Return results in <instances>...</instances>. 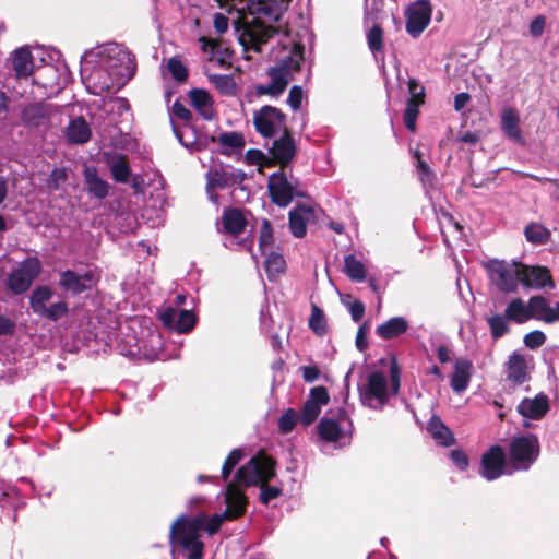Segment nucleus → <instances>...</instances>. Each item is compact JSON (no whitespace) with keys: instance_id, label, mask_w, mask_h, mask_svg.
<instances>
[{"instance_id":"bb28decb","label":"nucleus","mask_w":559,"mask_h":559,"mask_svg":"<svg viewBox=\"0 0 559 559\" xmlns=\"http://www.w3.org/2000/svg\"><path fill=\"white\" fill-rule=\"evenodd\" d=\"M473 364L467 358L461 357L453 362L450 385L455 393L464 392L471 382Z\"/></svg>"},{"instance_id":"37998d69","label":"nucleus","mask_w":559,"mask_h":559,"mask_svg":"<svg viewBox=\"0 0 559 559\" xmlns=\"http://www.w3.org/2000/svg\"><path fill=\"white\" fill-rule=\"evenodd\" d=\"M344 272L354 282L361 283L366 280L365 265L354 254L345 257Z\"/></svg>"},{"instance_id":"39448f33","label":"nucleus","mask_w":559,"mask_h":559,"mask_svg":"<svg viewBox=\"0 0 559 559\" xmlns=\"http://www.w3.org/2000/svg\"><path fill=\"white\" fill-rule=\"evenodd\" d=\"M267 192L271 201L280 207H287L295 199L306 197L300 180L285 167L269 176Z\"/></svg>"},{"instance_id":"79ce46f5","label":"nucleus","mask_w":559,"mask_h":559,"mask_svg":"<svg viewBox=\"0 0 559 559\" xmlns=\"http://www.w3.org/2000/svg\"><path fill=\"white\" fill-rule=\"evenodd\" d=\"M550 235V230L539 223H531L524 229L525 239L535 246L547 243Z\"/></svg>"},{"instance_id":"393cba45","label":"nucleus","mask_w":559,"mask_h":559,"mask_svg":"<svg viewBox=\"0 0 559 559\" xmlns=\"http://www.w3.org/2000/svg\"><path fill=\"white\" fill-rule=\"evenodd\" d=\"M191 117V111L185 105L178 100L174 103L170 110L173 131L185 147H190L194 143V138L191 141L185 140V131L182 130V128H188Z\"/></svg>"},{"instance_id":"a878e982","label":"nucleus","mask_w":559,"mask_h":559,"mask_svg":"<svg viewBox=\"0 0 559 559\" xmlns=\"http://www.w3.org/2000/svg\"><path fill=\"white\" fill-rule=\"evenodd\" d=\"M93 275L88 272L79 274L74 271L67 270L60 274L59 285L66 292L73 295L81 294L92 287Z\"/></svg>"},{"instance_id":"7ed1b4c3","label":"nucleus","mask_w":559,"mask_h":559,"mask_svg":"<svg viewBox=\"0 0 559 559\" xmlns=\"http://www.w3.org/2000/svg\"><path fill=\"white\" fill-rule=\"evenodd\" d=\"M205 527V516L181 515L170 527L169 538L174 551L187 559H202L204 544L201 540Z\"/></svg>"},{"instance_id":"c9c22d12","label":"nucleus","mask_w":559,"mask_h":559,"mask_svg":"<svg viewBox=\"0 0 559 559\" xmlns=\"http://www.w3.org/2000/svg\"><path fill=\"white\" fill-rule=\"evenodd\" d=\"M429 345L436 353L439 362L448 364L452 360L453 345L449 337L442 333L431 334L429 337Z\"/></svg>"},{"instance_id":"6e6d98bb","label":"nucleus","mask_w":559,"mask_h":559,"mask_svg":"<svg viewBox=\"0 0 559 559\" xmlns=\"http://www.w3.org/2000/svg\"><path fill=\"white\" fill-rule=\"evenodd\" d=\"M243 457V452L240 449H234L226 457L222 467V478L227 480L235 466Z\"/></svg>"},{"instance_id":"f704fd0d","label":"nucleus","mask_w":559,"mask_h":559,"mask_svg":"<svg viewBox=\"0 0 559 559\" xmlns=\"http://www.w3.org/2000/svg\"><path fill=\"white\" fill-rule=\"evenodd\" d=\"M84 179L87 191L96 199H105L108 195L109 185L106 180L102 179L95 167H86L84 169Z\"/></svg>"},{"instance_id":"a19ab883","label":"nucleus","mask_w":559,"mask_h":559,"mask_svg":"<svg viewBox=\"0 0 559 559\" xmlns=\"http://www.w3.org/2000/svg\"><path fill=\"white\" fill-rule=\"evenodd\" d=\"M210 83L224 96H234L237 93V84L231 75L209 74Z\"/></svg>"},{"instance_id":"2f4dec72","label":"nucleus","mask_w":559,"mask_h":559,"mask_svg":"<svg viewBox=\"0 0 559 559\" xmlns=\"http://www.w3.org/2000/svg\"><path fill=\"white\" fill-rule=\"evenodd\" d=\"M12 69L17 78H28L34 70L33 56L27 47L15 49L10 58Z\"/></svg>"},{"instance_id":"ea45409f","label":"nucleus","mask_w":559,"mask_h":559,"mask_svg":"<svg viewBox=\"0 0 559 559\" xmlns=\"http://www.w3.org/2000/svg\"><path fill=\"white\" fill-rule=\"evenodd\" d=\"M110 174L115 181L120 183H127L131 176V168L126 157L121 155H115L108 160Z\"/></svg>"},{"instance_id":"5fc2aeb1","label":"nucleus","mask_w":559,"mask_h":559,"mask_svg":"<svg viewBox=\"0 0 559 559\" xmlns=\"http://www.w3.org/2000/svg\"><path fill=\"white\" fill-rule=\"evenodd\" d=\"M243 457V452L240 449H234L226 457L222 467V478L227 480L235 466Z\"/></svg>"},{"instance_id":"0eeeda50","label":"nucleus","mask_w":559,"mask_h":559,"mask_svg":"<svg viewBox=\"0 0 559 559\" xmlns=\"http://www.w3.org/2000/svg\"><path fill=\"white\" fill-rule=\"evenodd\" d=\"M53 297V290L48 285L37 286L29 296L32 311L40 318L57 322L69 312V304L59 300L48 305Z\"/></svg>"},{"instance_id":"20e7f679","label":"nucleus","mask_w":559,"mask_h":559,"mask_svg":"<svg viewBox=\"0 0 559 559\" xmlns=\"http://www.w3.org/2000/svg\"><path fill=\"white\" fill-rule=\"evenodd\" d=\"M305 45L296 41L290 52L283 57L277 66L267 70L270 82L255 85L254 91L258 96H270L277 98L287 88L289 82L294 79L293 73L300 69L304 61Z\"/></svg>"},{"instance_id":"4468645a","label":"nucleus","mask_w":559,"mask_h":559,"mask_svg":"<svg viewBox=\"0 0 559 559\" xmlns=\"http://www.w3.org/2000/svg\"><path fill=\"white\" fill-rule=\"evenodd\" d=\"M432 7L429 0H416L405 12L406 32L417 38L429 25Z\"/></svg>"},{"instance_id":"dca6fc26","label":"nucleus","mask_w":559,"mask_h":559,"mask_svg":"<svg viewBox=\"0 0 559 559\" xmlns=\"http://www.w3.org/2000/svg\"><path fill=\"white\" fill-rule=\"evenodd\" d=\"M549 409V397L545 393H538L534 397H525L516 406V412L522 416L525 428L531 427L530 420L544 418Z\"/></svg>"},{"instance_id":"e2e57ef3","label":"nucleus","mask_w":559,"mask_h":559,"mask_svg":"<svg viewBox=\"0 0 559 559\" xmlns=\"http://www.w3.org/2000/svg\"><path fill=\"white\" fill-rule=\"evenodd\" d=\"M68 175L64 168H55L49 175L48 186L52 190H58L67 180Z\"/></svg>"},{"instance_id":"3c124183","label":"nucleus","mask_w":559,"mask_h":559,"mask_svg":"<svg viewBox=\"0 0 559 559\" xmlns=\"http://www.w3.org/2000/svg\"><path fill=\"white\" fill-rule=\"evenodd\" d=\"M300 420L299 414L294 408H288L278 419V428L283 433H289Z\"/></svg>"},{"instance_id":"bf43d9fd","label":"nucleus","mask_w":559,"mask_h":559,"mask_svg":"<svg viewBox=\"0 0 559 559\" xmlns=\"http://www.w3.org/2000/svg\"><path fill=\"white\" fill-rule=\"evenodd\" d=\"M524 345L530 349H536L543 346L546 342V335L539 330L532 331L524 336Z\"/></svg>"},{"instance_id":"603ef678","label":"nucleus","mask_w":559,"mask_h":559,"mask_svg":"<svg viewBox=\"0 0 559 559\" xmlns=\"http://www.w3.org/2000/svg\"><path fill=\"white\" fill-rule=\"evenodd\" d=\"M167 69L177 82H185L188 78L187 67L177 57H173L167 61Z\"/></svg>"},{"instance_id":"69168bd1","label":"nucleus","mask_w":559,"mask_h":559,"mask_svg":"<svg viewBox=\"0 0 559 559\" xmlns=\"http://www.w3.org/2000/svg\"><path fill=\"white\" fill-rule=\"evenodd\" d=\"M546 19L544 15L535 16L530 24V33L533 37H540L545 31Z\"/></svg>"},{"instance_id":"cd10ccee","label":"nucleus","mask_w":559,"mask_h":559,"mask_svg":"<svg viewBox=\"0 0 559 559\" xmlns=\"http://www.w3.org/2000/svg\"><path fill=\"white\" fill-rule=\"evenodd\" d=\"M92 138V129L83 117H75L66 128V139L70 144H85Z\"/></svg>"},{"instance_id":"6e6552de","label":"nucleus","mask_w":559,"mask_h":559,"mask_svg":"<svg viewBox=\"0 0 559 559\" xmlns=\"http://www.w3.org/2000/svg\"><path fill=\"white\" fill-rule=\"evenodd\" d=\"M225 503L227 506L223 513L214 514L210 519L205 516V527L210 535L215 534L225 520H233L240 516L246 509L247 499L234 484H228L225 490Z\"/></svg>"},{"instance_id":"c85d7f7f","label":"nucleus","mask_w":559,"mask_h":559,"mask_svg":"<svg viewBox=\"0 0 559 559\" xmlns=\"http://www.w3.org/2000/svg\"><path fill=\"white\" fill-rule=\"evenodd\" d=\"M313 218V210L310 206L297 205L289 212V228L292 234L301 238L307 233V224Z\"/></svg>"},{"instance_id":"f257e3e1","label":"nucleus","mask_w":559,"mask_h":559,"mask_svg":"<svg viewBox=\"0 0 559 559\" xmlns=\"http://www.w3.org/2000/svg\"><path fill=\"white\" fill-rule=\"evenodd\" d=\"M135 57L121 44L109 43L86 51L81 58V78L94 95L117 92L135 74Z\"/></svg>"},{"instance_id":"f3484780","label":"nucleus","mask_w":559,"mask_h":559,"mask_svg":"<svg viewBox=\"0 0 559 559\" xmlns=\"http://www.w3.org/2000/svg\"><path fill=\"white\" fill-rule=\"evenodd\" d=\"M507 473L506 453L499 445H492L481 455L479 474L491 481Z\"/></svg>"},{"instance_id":"a18cd8bd","label":"nucleus","mask_w":559,"mask_h":559,"mask_svg":"<svg viewBox=\"0 0 559 559\" xmlns=\"http://www.w3.org/2000/svg\"><path fill=\"white\" fill-rule=\"evenodd\" d=\"M423 103V99L411 97L407 100L406 108L404 111V123L405 127L409 131H415L416 128V121L419 114V105Z\"/></svg>"},{"instance_id":"2eb2a0df","label":"nucleus","mask_w":559,"mask_h":559,"mask_svg":"<svg viewBox=\"0 0 559 559\" xmlns=\"http://www.w3.org/2000/svg\"><path fill=\"white\" fill-rule=\"evenodd\" d=\"M243 9L257 19L278 21L292 0H239Z\"/></svg>"},{"instance_id":"774afa93","label":"nucleus","mask_w":559,"mask_h":559,"mask_svg":"<svg viewBox=\"0 0 559 559\" xmlns=\"http://www.w3.org/2000/svg\"><path fill=\"white\" fill-rule=\"evenodd\" d=\"M213 25L218 34H224L228 29L229 21L228 17L223 13H215L213 17Z\"/></svg>"},{"instance_id":"58836bf2","label":"nucleus","mask_w":559,"mask_h":559,"mask_svg":"<svg viewBox=\"0 0 559 559\" xmlns=\"http://www.w3.org/2000/svg\"><path fill=\"white\" fill-rule=\"evenodd\" d=\"M318 432L324 441L336 442L342 438L344 430L335 419L323 417L318 425Z\"/></svg>"},{"instance_id":"680f3d73","label":"nucleus","mask_w":559,"mask_h":559,"mask_svg":"<svg viewBox=\"0 0 559 559\" xmlns=\"http://www.w3.org/2000/svg\"><path fill=\"white\" fill-rule=\"evenodd\" d=\"M543 322L546 324L559 322V300L554 306H550L548 300L545 298Z\"/></svg>"},{"instance_id":"c756f323","label":"nucleus","mask_w":559,"mask_h":559,"mask_svg":"<svg viewBox=\"0 0 559 559\" xmlns=\"http://www.w3.org/2000/svg\"><path fill=\"white\" fill-rule=\"evenodd\" d=\"M506 374L507 379L515 384H523L530 379L526 359L522 354L513 352L509 356Z\"/></svg>"},{"instance_id":"72a5a7b5","label":"nucleus","mask_w":559,"mask_h":559,"mask_svg":"<svg viewBox=\"0 0 559 559\" xmlns=\"http://www.w3.org/2000/svg\"><path fill=\"white\" fill-rule=\"evenodd\" d=\"M190 100L195 110L205 120H213L215 117V110L213 100L210 94L205 90L193 88L190 91Z\"/></svg>"},{"instance_id":"b1692460","label":"nucleus","mask_w":559,"mask_h":559,"mask_svg":"<svg viewBox=\"0 0 559 559\" xmlns=\"http://www.w3.org/2000/svg\"><path fill=\"white\" fill-rule=\"evenodd\" d=\"M52 114L51 105L35 103L25 106L21 111V121L26 128L47 127Z\"/></svg>"},{"instance_id":"864d4df0","label":"nucleus","mask_w":559,"mask_h":559,"mask_svg":"<svg viewBox=\"0 0 559 559\" xmlns=\"http://www.w3.org/2000/svg\"><path fill=\"white\" fill-rule=\"evenodd\" d=\"M142 340H143V337L139 338L134 334H132L130 332H126V333H123V336L117 344V350L122 356L131 358V355L127 354L126 350L131 349L133 346L142 347Z\"/></svg>"},{"instance_id":"4be33fe9","label":"nucleus","mask_w":559,"mask_h":559,"mask_svg":"<svg viewBox=\"0 0 559 559\" xmlns=\"http://www.w3.org/2000/svg\"><path fill=\"white\" fill-rule=\"evenodd\" d=\"M522 285L530 289H554L555 282L549 270L545 266H531L521 264Z\"/></svg>"},{"instance_id":"de8ad7c7","label":"nucleus","mask_w":559,"mask_h":559,"mask_svg":"<svg viewBox=\"0 0 559 559\" xmlns=\"http://www.w3.org/2000/svg\"><path fill=\"white\" fill-rule=\"evenodd\" d=\"M509 321L506 316L495 314L488 319V325L493 338H500L509 332Z\"/></svg>"},{"instance_id":"f8f14e48","label":"nucleus","mask_w":559,"mask_h":559,"mask_svg":"<svg viewBox=\"0 0 559 559\" xmlns=\"http://www.w3.org/2000/svg\"><path fill=\"white\" fill-rule=\"evenodd\" d=\"M41 262L37 257H27L20 262L8 276L7 286L14 295L27 292L41 272Z\"/></svg>"},{"instance_id":"473e14b6","label":"nucleus","mask_w":559,"mask_h":559,"mask_svg":"<svg viewBox=\"0 0 559 559\" xmlns=\"http://www.w3.org/2000/svg\"><path fill=\"white\" fill-rule=\"evenodd\" d=\"M520 117L515 109L507 107L502 110L501 114V130L504 135L516 142L522 143L523 138L519 128Z\"/></svg>"},{"instance_id":"f03ea898","label":"nucleus","mask_w":559,"mask_h":559,"mask_svg":"<svg viewBox=\"0 0 559 559\" xmlns=\"http://www.w3.org/2000/svg\"><path fill=\"white\" fill-rule=\"evenodd\" d=\"M275 476V462L265 454H258L251 457L235 474L233 481L243 493V488L260 486V501L269 504L272 500L282 495V488L267 486L266 483Z\"/></svg>"},{"instance_id":"a211bd4d","label":"nucleus","mask_w":559,"mask_h":559,"mask_svg":"<svg viewBox=\"0 0 559 559\" xmlns=\"http://www.w3.org/2000/svg\"><path fill=\"white\" fill-rule=\"evenodd\" d=\"M207 192L212 201H216V197L212 195L210 190L215 188H227L241 185L246 179V174L230 166L213 168L207 171Z\"/></svg>"},{"instance_id":"4c0bfd02","label":"nucleus","mask_w":559,"mask_h":559,"mask_svg":"<svg viewBox=\"0 0 559 559\" xmlns=\"http://www.w3.org/2000/svg\"><path fill=\"white\" fill-rule=\"evenodd\" d=\"M202 50L209 55V59L212 62L218 63L221 67H224L228 63L229 52L226 48H222L219 44L211 38L201 37L200 38Z\"/></svg>"},{"instance_id":"e433bc0d","label":"nucleus","mask_w":559,"mask_h":559,"mask_svg":"<svg viewBox=\"0 0 559 559\" xmlns=\"http://www.w3.org/2000/svg\"><path fill=\"white\" fill-rule=\"evenodd\" d=\"M427 430L430 432L433 439L443 447H450L455 442L452 431L438 416H432L430 418Z\"/></svg>"},{"instance_id":"09e8293b","label":"nucleus","mask_w":559,"mask_h":559,"mask_svg":"<svg viewBox=\"0 0 559 559\" xmlns=\"http://www.w3.org/2000/svg\"><path fill=\"white\" fill-rule=\"evenodd\" d=\"M273 228L267 219H263L260 228L259 248L262 254L272 248L273 245Z\"/></svg>"},{"instance_id":"4d7b16f0","label":"nucleus","mask_w":559,"mask_h":559,"mask_svg":"<svg viewBox=\"0 0 559 559\" xmlns=\"http://www.w3.org/2000/svg\"><path fill=\"white\" fill-rule=\"evenodd\" d=\"M218 142L233 150H239L243 146L245 141L242 134L238 132H224L218 136Z\"/></svg>"},{"instance_id":"49530a36","label":"nucleus","mask_w":559,"mask_h":559,"mask_svg":"<svg viewBox=\"0 0 559 559\" xmlns=\"http://www.w3.org/2000/svg\"><path fill=\"white\" fill-rule=\"evenodd\" d=\"M265 270L269 277H276L285 270V260L282 254L266 251Z\"/></svg>"},{"instance_id":"9b49d317","label":"nucleus","mask_w":559,"mask_h":559,"mask_svg":"<svg viewBox=\"0 0 559 559\" xmlns=\"http://www.w3.org/2000/svg\"><path fill=\"white\" fill-rule=\"evenodd\" d=\"M544 306L545 297L542 295L530 297L527 302L518 297L508 302L504 316L509 321L516 324L526 323L532 319L543 322Z\"/></svg>"},{"instance_id":"412c9836","label":"nucleus","mask_w":559,"mask_h":559,"mask_svg":"<svg viewBox=\"0 0 559 559\" xmlns=\"http://www.w3.org/2000/svg\"><path fill=\"white\" fill-rule=\"evenodd\" d=\"M270 141L271 145L269 146V153L271 157L286 168V166L294 159L297 151L295 140L290 131L287 130Z\"/></svg>"},{"instance_id":"ddd939ff","label":"nucleus","mask_w":559,"mask_h":559,"mask_svg":"<svg viewBox=\"0 0 559 559\" xmlns=\"http://www.w3.org/2000/svg\"><path fill=\"white\" fill-rule=\"evenodd\" d=\"M521 277V264L495 262L490 267L491 282L503 293L516 290Z\"/></svg>"},{"instance_id":"aec40b11","label":"nucleus","mask_w":559,"mask_h":559,"mask_svg":"<svg viewBox=\"0 0 559 559\" xmlns=\"http://www.w3.org/2000/svg\"><path fill=\"white\" fill-rule=\"evenodd\" d=\"M164 341L158 332H148L147 336L142 340V347L133 346L126 350L131 358L143 359L148 361L164 360L166 356L163 352Z\"/></svg>"},{"instance_id":"5701e85b","label":"nucleus","mask_w":559,"mask_h":559,"mask_svg":"<svg viewBox=\"0 0 559 559\" xmlns=\"http://www.w3.org/2000/svg\"><path fill=\"white\" fill-rule=\"evenodd\" d=\"M164 325L179 333L190 332L197 322L194 313L186 309L168 308L160 314Z\"/></svg>"},{"instance_id":"c03bdc74","label":"nucleus","mask_w":559,"mask_h":559,"mask_svg":"<svg viewBox=\"0 0 559 559\" xmlns=\"http://www.w3.org/2000/svg\"><path fill=\"white\" fill-rule=\"evenodd\" d=\"M367 44L376 58L383 51V31L379 24H373L367 32Z\"/></svg>"},{"instance_id":"13d9d810","label":"nucleus","mask_w":559,"mask_h":559,"mask_svg":"<svg viewBox=\"0 0 559 559\" xmlns=\"http://www.w3.org/2000/svg\"><path fill=\"white\" fill-rule=\"evenodd\" d=\"M309 326L319 335H323L326 331L323 312L318 307H313L312 309V313L309 319Z\"/></svg>"},{"instance_id":"6ab92c4d","label":"nucleus","mask_w":559,"mask_h":559,"mask_svg":"<svg viewBox=\"0 0 559 559\" xmlns=\"http://www.w3.org/2000/svg\"><path fill=\"white\" fill-rule=\"evenodd\" d=\"M223 231L230 238L225 241V247L234 248V246L238 247H247V240L235 241V239L243 233L247 226V219L243 213L238 209H230L223 213L221 221Z\"/></svg>"},{"instance_id":"1a4fd4ad","label":"nucleus","mask_w":559,"mask_h":559,"mask_svg":"<svg viewBox=\"0 0 559 559\" xmlns=\"http://www.w3.org/2000/svg\"><path fill=\"white\" fill-rule=\"evenodd\" d=\"M287 117L278 108L265 105L253 111L252 122L255 131L265 140H271L289 130Z\"/></svg>"},{"instance_id":"423d86ee","label":"nucleus","mask_w":559,"mask_h":559,"mask_svg":"<svg viewBox=\"0 0 559 559\" xmlns=\"http://www.w3.org/2000/svg\"><path fill=\"white\" fill-rule=\"evenodd\" d=\"M400 388L399 377L392 373V392L389 390L388 378L381 372H372L365 384L359 386L360 401L369 408L380 411L389 402L391 395Z\"/></svg>"},{"instance_id":"338daca9","label":"nucleus","mask_w":559,"mask_h":559,"mask_svg":"<svg viewBox=\"0 0 559 559\" xmlns=\"http://www.w3.org/2000/svg\"><path fill=\"white\" fill-rule=\"evenodd\" d=\"M452 462L460 471H465L468 467L467 455L461 450H453L450 453Z\"/></svg>"},{"instance_id":"052dcab7","label":"nucleus","mask_w":559,"mask_h":559,"mask_svg":"<svg viewBox=\"0 0 559 559\" xmlns=\"http://www.w3.org/2000/svg\"><path fill=\"white\" fill-rule=\"evenodd\" d=\"M304 97L305 94L302 87L299 85H294L289 90V94L286 102L294 111H297L301 107Z\"/></svg>"},{"instance_id":"7c9ffc66","label":"nucleus","mask_w":559,"mask_h":559,"mask_svg":"<svg viewBox=\"0 0 559 559\" xmlns=\"http://www.w3.org/2000/svg\"><path fill=\"white\" fill-rule=\"evenodd\" d=\"M408 329L409 323L406 318L393 317L379 324L376 329V334L384 341H390L405 334Z\"/></svg>"},{"instance_id":"9d476101","label":"nucleus","mask_w":559,"mask_h":559,"mask_svg":"<svg viewBox=\"0 0 559 559\" xmlns=\"http://www.w3.org/2000/svg\"><path fill=\"white\" fill-rule=\"evenodd\" d=\"M540 451L539 440L533 435H521L512 439L509 448L510 460L518 471H527L537 460Z\"/></svg>"},{"instance_id":"0e129e2a","label":"nucleus","mask_w":559,"mask_h":559,"mask_svg":"<svg viewBox=\"0 0 559 559\" xmlns=\"http://www.w3.org/2000/svg\"><path fill=\"white\" fill-rule=\"evenodd\" d=\"M308 400L313 401L317 405L322 407V405L328 404L330 400L328 390L324 386L312 388Z\"/></svg>"},{"instance_id":"8fccbe9b","label":"nucleus","mask_w":559,"mask_h":559,"mask_svg":"<svg viewBox=\"0 0 559 559\" xmlns=\"http://www.w3.org/2000/svg\"><path fill=\"white\" fill-rule=\"evenodd\" d=\"M321 412V407L313 401L307 400L302 406L301 414L299 415L300 421L304 426L312 424Z\"/></svg>"}]
</instances>
